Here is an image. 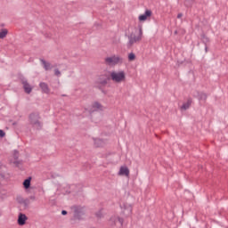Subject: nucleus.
<instances>
[{
	"label": "nucleus",
	"instance_id": "nucleus-1",
	"mask_svg": "<svg viewBox=\"0 0 228 228\" xmlns=\"http://www.w3.org/2000/svg\"><path fill=\"white\" fill-rule=\"evenodd\" d=\"M29 123L34 129H42V122H40V114L38 112H33L29 115Z\"/></svg>",
	"mask_w": 228,
	"mask_h": 228
},
{
	"label": "nucleus",
	"instance_id": "nucleus-2",
	"mask_svg": "<svg viewBox=\"0 0 228 228\" xmlns=\"http://www.w3.org/2000/svg\"><path fill=\"white\" fill-rule=\"evenodd\" d=\"M105 63L106 65H109V67L122 65V63H124V58H122L120 55H112L105 58Z\"/></svg>",
	"mask_w": 228,
	"mask_h": 228
},
{
	"label": "nucleus",
	"instance_id": "nucleus-3",
	"mask_svg": "<svg viewBox=\"0 0 228 228\" xmlns=\"http://www.w3.org/2000/svg\"><path fill=\"white\" fill-rule=\"evenodd\" d=\"M142 37H143V31L142 30V28H139V33L137 36L134 33L130 34L128 36L127 46L132 47L134 44H136L137 42H141Z\"/></svg>",
	"mask_w": 228,
	"mask_h": 228
},
{
	"label": "nucleus",
	"instance_id": "nucleus-4",
	"mask_svg": "<svg viewBox=\"0 0 228 228\" xmlns=\"http://www.w3.org/2000/svg\"><path fill=\"white\" fill-rule=\"evenodd\" d=\"M110 79H112L114 83H122V81H126V72L124 70L111 71Z\"/></svg>",
	"mask_w": 228,
	"mask_h": 228
},
{
	"label": "nucleus",
	"instance_id": "nucleus-5",
	"mask_svg": "<svg viewBox=\"0 0 228 228\" xmlns=\"http://www.w3.org/2000/svg\"><path fill=\"white\" fill-rule=\"evenodd\" d=\"M73 208H74L73 219L74 220H81V216H83V215H85V211H83V208L75 206V207H73Z\"/></svg>",
	"mask_w": 228,
	"mask_h": 228
},
{
	"label": "nucleus",
	"instance_id": "nucleus-6",
	"mask_svg": "<svg viewBox=\"0 0 228 228\" xmlns=\"http://www.w3.org/2000/svg\"><path fill=\"white\" fill-rule=\"evenodd\" d=\"M21 85H23V89L26 94H31V92H33V87H31V85L28 83V79L25 77L21 78Z\"/></svg>",
	"mask_w": 228,
	"mask_h": 228
},
{
	"label": "nucleus",
	"instance_id": "nucleus-7",
	"mask_svg": "<svg viewBox=\"0 0 228 228\" xmlns=\"http://www.w3.org/2000/svg\"><path fill=\"white\" fill-rule=\"evenodd\" d=\"M16 200L18 202V204H20L21 206H24V208H28L29 204H31V201L29 200V199H24L22 198V196H18L16 198Z\"/></svg>",
	"mask_w": 228,
	"mask_h": 228
},
{
	"label": "nucleus",
	"instance_id": "nucleus-8",
	"mask_svg": "<svg viewBox=\"0 0 228 228\" xmlns=\"http://www.w3.org/2000/svg\"><path fill=\"white\" fill-rule=\"evenodd\" d=\"M110 222L111 223V225H117V222L120 224L121 227L124 225V218L118 216H111Z\"/></svg>",
	"mask_w": 228,
	"mask_h": 228
},
{
	"label": "nucleus",
	"instance_id": "nucleus-9",
	"mask_svg": "<svg viewBox=\"0 0 228 228\" xmlns=\"http://www.w3.org/2000/svg\"><path fill=\"white\" fill-rule=\"evenodd\" d=\"M151 15H152V11L146 10L143 14H141L139 16V20L141 22H143V21L147 20L148 17H151Z\"/></svg>",
	"mask_w": 228,
	"mask_h": 228
},
{
	"label": "nucleus",
	"instance_id": "nucleus-10",
	"mask_svg": "<svg viewBox=\"0 0 228 228\" xmlns=\"http://www.w3.org/2000/svg\"><path fill=\"white\" fill-rule=\"evenodd\" d=\"M39 87L41 88L43 94H49L51 92V89H49V86L45 82H40Z\"/></svg>",
	"mask_w": 228,
	"mask_h": 228
},
{
	"label": "nucleus",
	"instance_id": "nucleus-11",
	"mask_svg": "<svg viewBox=\"0 0 228 228\" xmlns=\"http://www.w3.org/2000/svg\"><path fill=\"white\" fill-rule=\"evenodd\" d=\"M26 220H28V216H26V214L20 213L18 216V224L26 225Z\"/></svg>",
	"mask_w": 228,
	"mask_h": 228
},
{
	"label": "nucleus",
	"instance_id": "nucleus-12",
	"mask_svg": "<svg viewBox=\"0 0 228 228\" xmlns=\"http://www.w3.org/2000/svg\"><path fill=\"white\" fill-rule=\"evenodd\" d=\"M39 61L42 63L45 70H51L53 69V65L51 64V62H47L44 59H39Z\"/></svg>",
	"mask_w": 228,
	"mask_h": 228
},
{
	"label": "nucleus",
	"instance_id": "nucleus-13",
	"mask_svg": "<svg viewBox=\"0 0 228 228\" xmlns=\"http://www.w3.org/2000/svg\"><path fill=\"white\" fill-rule=\"evenodd\" d=\"M119 175H126V177H129V168L127 167H121L118 172Z\"/></svg>",
	"mask_w": 228,
	"mask_h": 228
},
{
	"label": "nucleus",
	"instance_id": "nucleus-14",
	"mask_svg": "<svg viewBox=\"0 0 228 228\" xmlns=\"http://www.w3.org/2000/svg\"><path fill=\"white\" fill-rule=\"evenodd\" d=\"M93 111H102V105L99 103L98 102H95L92 105Z\"/></svg>",
	"mask_w": 228,
	"mask_h": 228
},
{
	"label": "nucleus",
	"instance_id": "nucleus-15",
	"mask_svg": "<svg viewBox=\"0 0 228 228\" xmlns=\"http://www.w3.org/2000/svg\"><path fill=\"white\" fill-rule=\"evenodd\" d=\"M105 77L106 78H101L99 79V83L102 85V86H106V85H108V81H110V76L105 74Z\"/></svg>",
	"mask_w": 228,
	"mask_h": 228
},
{
	"label": "nucleus",
	"instance_id": "nucleus-16",
	"mask_svg": "<svg viewBox=\"0 0 228 228\" xmlns=\"http://www.w3.org/2000/svg\"><path fill=\"white\" fill-rule=\"evenodd\" d=\"M191 102H192L191 98H189V99L187 100V102H184V103L182 105V107H181L182 110H188V109L190 108V106H191Z\"/></svg>",
	"mask_w": 228,
	"mask_h": 228
},
{
	"label": "nucleus",
	"instance_id": "nucleus-17",
	"mask_svg": "<svg viewBox=\"0 0 228 228\" xmlns=\"http://www.w3.org/2000/svg\"><path fill=\"white\" fill-rule=\"evenodd\" d=\"M94 142V147H102V145H104V141H102V139H93Z\"/></svg>",
	"mask_w": 228,
	"mask_h": 228
},
{
	"label": "nucleus",
	"instance_id": "nucleus-18",
	"mask_svg": "<svg viewBox=\"0 0 228 228\" xmlns=\"http://www.w3.org/2000/svg\"><path fill=\"white\" fill-rule=\"evenodd\" d=\"M201 42L202 44H204V45H208V44H209L210 40L209 37H208V36H206V34H201Z\"/></svg>",
	"mask_w": 228,
	"mask_h": 228
},
{
	"label": "nucleus",
	"instance_id": "nucleus-19",
	"mask_svg": "<svg viewBox=\"0 0 228 228\" xmlns=\"http://www.w3.org/2000/svg\"><path fill=\"white\" fill-rule=\"evenodd\" d=\"M23 186H24L25 190L29 189V186H31V177H28L24 180Z\"/></svg>",
	"mask_w": 228,
	"mask_h": 228
},
{
	"label": "nucleus",
	"instance_id": "nucleus-20",
	"mask_svg": "<svg viewBox=\"0 0 228 228\" xmlns=\"http://www.w3.org/2000/svg\"><path fill=\"white\" fill-rule=\"evenodd\" d=\"M198 99L199 101H206L208 99V94L206 93L198 92Z\"/></svg>",
	"mask_w": 228,
	"mask_h": 228
},
{
	"label": "nucleus",
	"instance_id": "nucleus-21",
	"mask_svg": "<svg viewBox=\"0 0 228 228\" xmlns=\"http://www.w3.org/2000/svg\"><path fill=\"white\" fill-rule=\"evenodd\" d=\"M14 159L15 161H13V164L17 167H19V165H20V160L19 159V151H14Z\"/></svg>",
	"mask_w": 228,
	"mask_h": 228
},
{
	"label": "nucleus",
	"instance_id": "nucleus-22",
	"mask_svg": "<svg viewBox=\"0 0 228 228\" xmlns=\"http://www.w3.org/2000/svg\"><path fill=\"white\" fill-rule=\"evenodd\" d=\"M6 35H8V29L6 28H2L0 30V38L3 39V38H6Z\"/></svg>",
	"mask_w": 228,
	"mask_h": 228
},
{
	"label": "nucleus",
	"instance_id": "nucleus-23",
	"mask_svg": "<svg viewBox=\"0 0 228 228\" xmlns=\"http://www.w3.org/2000/svg\"><path fill=\"white\" fill-rule=\"evenodd\" d=\"M136 60V55L134 53H130L128 54V61H134Z\"/></svg>",
	"mask_w": 228,
	"mask_h": 228
},
{
	"label": "nucleus",
	"instance_id": "nucleus-24",
	"mask_svg": "<svg viewBox=\"0 0 228 228\" xmlns=\"http://www.w3.org/2000/svg\"><path fill=\"white\" fill-rule=\"evenodd\" d=\"M54 74L57 76V77H60V76H61V72L58 69H54Z\"/></svg>",
	"mask_w": 228,
	"mask_h": 228
},
{
	"label": "nucleus",
	"instance_id": "nucleus-25",
	"mask_svg": "<svg viewBox=\"0 0 228 228\" xmlns=\"http://www.w3.org/2000/svg\"><path fill=\"white\" fill-rule=\"evenodd\" d=\"M6 136V133L0 129V138H4Z\"/></svg>",
	"mask_w": 228,
	"mask_h": 228
},
{
	"label": "nucleus",
	"instance_id": "nucleus-26",
	"mask_svg": "<svg viewBox=\"0 0 228 228\" xmlns=\"http://www.w3.org/2000/svg\"><path fill=\"white\" fill-rule=\"evenodd\" d=\"M6 177L4 176V174L1 173L0 174V181H4Z\"/></svg>",
	"mask_w": 228,
	"mask_h": 228
},
{
	"label": "nucleus",
	"instance_id": "nucleus-27",
	"mask_svg": "<svg viewBox=\"0 0 228 228\" xmlns=\"http://www.w3.org/2000/svg\"><path fill=\"white\" fill-rule=\"evenodd\" d=\"M28 200H37V197H35V195H32L28 198Z\"/></svg>",
	"mask_w": 228,
	"mask_h": 228
},
{
	"label": "nucleus",
	"instance_id": "nucleus-28",
	"mask_svg": "<svg viewBox=\"0 0 228 228\" xmlns=\"http://www.w3.org/2000/svg\"><path fill=\"white\" fill-rule=\"evenodd\" d=\"M96 216L97 218H101L102 216V213H101V211L97 212Z\"/></svg>",
	"mask_w": 228,
	"mask_h": 228
},
{
	"label": "nucleus",
	"instance_id": "nucleus-29",
	"mask_svg": "<svg viewBox=\"0 0 228 228\" xmlns=\"http://www.w3.org/2000/svg\"><path fill=\"white\" fill-rule=\"evenodd\" d=\"M67 213H68L67 210H62L61 211V215L64 216H65V215H67Z\"/></svg>",
	"mask_w": 228,
	"mask_h": 228
},
{
	"label": "nucleus",
	"instance_id": "nucleus-30",
	"mask_svg": "<svg viewBox=\"0 0 228 228\" xmlns=\"http://www.w3.org/2000/svg\"><path fill=\"white\" fill-rule=\"evenodd\" d=\"M182 17H183V13L180 12L177 14V19H181Z\"/></svg>",
	"mask_w": 228,
	"mask_h": 228
},
{
	"label": "nucleus",
	"instance_id": "nucleus-31",
	"mask_svg": "<svg viewBox=\"0 0 228 228\" xmlns=\"http://www.w3.org/2000/svg\"><path fill=\"white\" fill-rule=\"evenodd\" d=\"M205 53H208V45H205Z\"/></svg>",
	"mask_w": 228,
	"mask_h": 228
},
{
	"label": "nucleus",
	"instance_id": "nucleus-32",
	"mask_svg": "<svg viewBox=\"0 0 228 228\" xmlns=\"http://www.w3.org/2000/svg\"><path fill=\"white\" fill-rule=\"evenodd\" d=\"M62 97H67V94H62Z\"/></svg>",
	"mask_w": 228,
	"mask_h": 228
},
{
	"label": "nucleus",
	"instance_id": "nucleus-33",
	"mask_svg": "<svg viewBox=\"0 0 228 228\" xmlns=\"http://www.w3.org/2000/svg\"><path fill=\"white\" fill-rule=\"evenodd\" d=\"M131 211H132V208H130V213H131Z\"/></svg>",
	"mask_w": 228,
	"mask_h": 228
}]
</instances>
